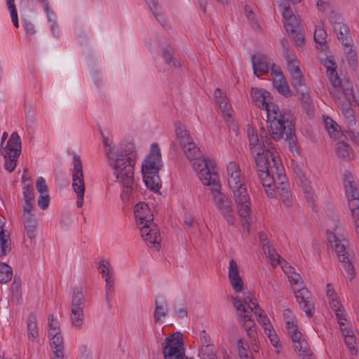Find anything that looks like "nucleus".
I'll use <instances>...</instances> for the list:
<instances>
[{"label": "nucleus", "mask_w": 359, "mask_h": 359, "mask_svg": "<svg viewBox=\"0 0 359 359\" xmlns=\"http://www.w3.org/2000/svg\"><path fill=\"white\" fill-rule=\"evenodd\" d=\"M267 128L274 141L281 139L288 142L291 151L297 149V139L295 135L293 115L290 110H280L279 107L273 103L266 110Z\"/></svg>", "instance_id": "f257e3e1"}, {"label": "nucleus", "mask_w": 359, "mask_h": 359, "mask_svg": "<svg viewBox=\"0 0 359 359\" xmlns=\"http://www.w3.org/2000/svg\"><path fill=\"white\" fill-rule=\"evenodd\" d=\"M226 170L228 185L233 193L238 215L242 219L243 227L249 233L251 221L250 199L244 179L241 176L240 167L235 162H230L227 165Z\"/></svg>", "instance_id": "f03ea898"}, {"label": "nucleus", "mask_w": 359, "mask_h": 359, "mask_svg": "<svg viewBox=\"0 0 359 359\" xmlns=\"http://www.w3.org/2000/svg\"><path fill=\"white\" fill-rule=\"evenodd\" d=\"M135 149L133 144L128 143L122 147L114 162V174L123 184L121 197L128 199L134 182V166L135 164Z\"/></svg>", "instance_id": "7ed1b4c3"}, {"label": "nucleus", "mask_w": 359, "mask_h": 359, "mask_svg": "<svg viewBox=\"0 0 359 359\" xmlns=\"http://www.w3.org/2000/svg\"><path fill=\"white\" fill-rule=\"evenodd\" d=\"M162 166L160 149L157 144L153 143L149 154L142 165L143 180L147 187L153 191H158L161 187L158 172Z\"/></svg>", "instance_id": "20e7f679"}, {"label": "nucleus", "mask_w": 359, "mask_h": 359, "mask_svg": "<svg viewBox=\"0 0 359 359\" xmlns=\"http://www.w3.org/2000/svg\"><path fill=\"white\" fill-rule=\"evenodd\" d=\"M341 231L340 227H336L334 233L327 231V240L331 246L334 249L338 259L342 264L343 269L347 273L348 278L352 280L355 276V268L353 265L354 256L348 251L346 244L348 243L345 238L341 239L339 233Z\"/></svg>", "instance_id": "39448f33"}, {"label": "nucleus", "mask_w": 359, "mask_h": 359, "mask_svg": "<svg viewBox=\"0 0 359 359\" xmlns=\"http://www.w3.org/2000/svg\"><path fill=\"white\" fill-rule=\"evenodd\" d=\"M330 22L338 40L347 48L346 53L351 54L352 53L353 40L350 35L348 27L344 23L341 16L334 12L330 14Z\"/></svg>", "instance_id": "423d86ee"}, {"label": "nucleus", "mask_w": 359, "mask_h": 359, "mask_svg": "<svg viewBox=\"0 0 359 359\" xmlns=\"http://www.w3.org/2000/svg\"><path fill=\"white\" fill-rule=\"evenodd\" d=\"M183 339L180 332H176L166 337L163 343L164 359H184V351L181 348Z\"/></svg>", "instance_id": "0eeeda50"}, {"label": "nucleus", "mask_w": 359, "mask_h": 359, "mask_svg": "<svg viewBox=\"0 0 359 359\" xmlns=\"http://www.w3.org/2000/svg\"><path fill=\"white\" fill-rule=\"evenodd\" d=\"M73 159L72 188L74 191L77 194L76 205L81 208L83 203L85 191L82 163L80 157L77 155H75Z\"/></svg>", "instance_id": "6e6552de"}, {"label": "nucleus", "mask_w": 359, "mask_h": 359, "mask_svg": "<svg viewBox=\"0 0 359 359\" xmlns=\"http://www.w3.org/2000/svg\"><path fill=\"white\" fill-rule=\"evenodd\" d=\"M192 167L198 174V177L205 185H215L218 176L216 172H211L205 159L197 158L193 159Z\"/></svg>", "instance_id": "1a4fd4ad"}, {"label": "nucleus", "mask_w": 359, "mask_h": 359, "mask_svg": "<svg viewBox=\"0 0 359 359\" xmlns=\"http://www.w3.org/2000/svg\"><path fill=\"white\" fill-rule=\"evenodd\" d=\"M140 232L142 237L151 248L158 251L160 249L161 236L156 226H152L151 224L149 225H143L140 227Z\"/></svg>", "instance_id": "9d476101"}, {"label": "nucleus", "mask_w": 359, "mask_h": 359, "mask_svg": "<svg viewBox=\"0 0 359 359\" xmlns=\"http://www.w3.org/2000/svg\"><path fill=\"white\" fill-rule=\"evenodd\" d=\"M228 277L233 290L236 292H242L243 290L244 283L241 276L239 275L238 265L233 259L229 261Z\"/></svg>", "instance_id": "9b49d317"}, {"label": "nucleus", "mask_w": 359, "mask_h": 359, "mask_svg": "<svg viewBox=\"0 0 359 359\" xmlns=\"http://www.w3.org/2000/svg\"><path fill=\"white\" fill-rule=\"evenodd\" d=\"M252 65L254 74L259 77L262 74L269 72L270 66L269 58L262 53H257L252 55Z\"/></svg>", "instance_id": "f8f14e48"}, {"label": "nucleus", "mask_w": 359, "mask_h": 359, "mask_svg": "<svg viewBox=\"0 0 359 359\" xmlns=\"http://www.w3.org/2000/svg\"><path fill=\"white\" fill-rule=\"evenodd\" d=\"M252 102L260 109L266 110L273 104L271 94L263 89L252 88L251 90Z\"/></svg>", "instance_id": "ddd939ff"}, {"label": "nucleus", "mask_w": 359, "mask_h": 359, "mask_svg": "<svg viewBox=\"0 0 359 359\" xmlns=\"http://www.w3.org/2000/svg\"><path fill=\"white\" fill-rule=\"evenodd\" d=\"M308 294V290L306 287H302L295 292V297L301 309L306 316L311 317L313 315L315 309L313 303L309 299Z\"/></svg>", "instance_id": "4468645a"}, {"label": "nucleus", "mask_w": 359, "mask_h": 359, "mask_svg": "<svg viewBox=\"0 0 359 359\" xmlns=\"http://www.w3.org/2000/svg\"><path fill=\"white\" fill-rule=\"evenodd\" d=\"M135 217L139 222L140 225H149L151 224L154 226L152 215H150V209L145 203H139L135 206Z\"/></svg>", "instance_id": "2eb2a0df"}, {"label": "nucleus", "mask_w": 359, "mask_h": 359, "mask_svg": "<svg viewBox=\"0 0 359 359\" xmlns=\"http://www.w3.org/2000/svg\"><path fill=\"white\" fill-rule=\"evenodd\" d=\"M282 15L285 20V28L288 33H294L295 31L303 29L300 25L299 18L296 15H293L289 6L285 7Z\"/></svg>", "instance_id": "dca6fc26"}, {"label": "nucleus", "mask_w": 359, "mask_h": 359, "mask_svg": "<svg viewBox=\"0 0 359 359\" xmlns=\"http://www.w3.org/2000/svg\"><path fill=\"white\" fill-rule=\"evenodd\" d=\"M344 187L348 199V207L350 203L353 201H359V193L357 189L356 185L353 180V176L351 172L346 170L344 174Z\"/></svg>", "instance_id": "f3484780"}, {"label": "nucleus", "mask_w": 359, "mask_h": 359, "mask_svg": "<svg viewBox=\"0 0 359 359\" xmlns=\"http://www.w3.org/2000/svg\"><path fill=\"white\" fill-rule=\"evenodd\" d=\"M232 301L240 323L243 324L244 322L252 320L250 311L248 309L244 304H242V301L240 299L239 297H232Z\"/></svg>", "instance_id": "a211bd4d"}, {"label": "nucleus", "mask_w": 359, "mask_h": 359, "mask_svg": "<svg viewBox=\"0 0 359 359\" xmlns=\"http://www.w3.org/2000/svg\"><path fill=\"white\" fill-rule=\"evenodd\" d=\"M290 334L294 344V350L298 354H306V353L310 351L307 341L302 339V334L297 329L293 330Z\"/></svg>", "instance_id": "6ab92c4d"}, {"label": "nucleus", "mask_w": 359, "mask_h": 359, "mask_svg": "<svg viewBox=\"0 0 359 359\" xmlns=\"http://www.w3.org/2000/svg\"><path fill=\"white\" fill-rule=\"evenodd\" d=\"M253 156L256 164L257 172L259 170H264L269 169V158L271 156V151L269 149H259L258 151H256Z\"/></svg>", "instance_id": "aec40b11"}, {"label": "nucleus", "mask_w": 359, "mask_h": 359, "mask_svg": "<svg viewBox=\"0 0 359 359\" xmlns=\"http://www.w3.org/2000/svg\"><path fill=\"white\" fill-rule=\"evenodd\" d=\"M6 148L9 150L10 157L17 158L20 155L21 152V140L18 134L15 132L13 133L7 142Z\"/></svg>", "instance_id": "412c9836"}, {"label": "nucleus", "mask_w": 359, "mask_h": 359, "mask_svg": "<svg viewBox=\"0 0 359 359\" xmlns=\"http://www.w3.org/2000/svg\"><path fill=\"white\" fill-rule=\"evenodd\" d=\"M323 122L326 130L330 137L334 140H341L345 137L342 132L339 130L338 124L330 117L323 116Z\"/></svg>", "instance_id": "4be33fe9"}, {"label": "nucleus", "mask_w": 359, "mask_h": 359, "mask_svg": "<svg viewBox=\"0 0 359 359\" xmlns=\"http://www.w3.org/2000/svg\"><path fill=\"white\" fill-rule=\"evenodd\" d=\"M339 140L335 144V151L337 156L344 161H349L351 159V154L352 149L349 144L344 142V140Z\"/></svg>", "instance_id": "5701e85b"}, {"label": "nucleus", "mask_w": 359, "mask_h": 359, "mask_svg": "<svg viewBox=\"0 0 359 359\" xmlns=\"http://www.w3.org/2000/svg\"><path fill=\"white\" fill-rule=\"evenodd\" d=\"M85 299L81 287H74L72 291L71 309L83 310Z\"/></svg>", "instance_id": "b1692460"}, {"label": "nucleus", "mask_w": 359, "mask_h": 359, "mask_svg": "<svg viewBox=\"0 0 359 359\" xmlns=\"http://www.w3.org/2000/svg\"><path fill=\"white\" fill-rule=\"evenodd\" d=\"M342 93L346 100L353 101L356 102L355 97L353 93V89L348 81L340 84L337 87L335 96H333L335 100H339V95Z\"/></svg>", "instance_id": "393cba45"}, {"label": "nucleus", "mask_w": 359, "mask_h": 359, "mask_svg": "<svg viewBox=\"0 0 359 359\" xmlns=\"http://www.w3.org/2000/svg\"><path fill=\"white\" fill-rule=\"evenodd\" d=\"M23 224L27 236L29 239H34L36 235V222L34 215H25Z\"/></svg>", "instance_id": "a878e982"}, {"label": "nucleus", "mask_w": 359, "mask_h": 359, "mask_svg": "<svg viewBox=\"0 0 359 359\" xmlns=\"http://www.w3.org/2000/svg\"><path fill=\"white\" fill-rule=\"evenodd\" d=\"M168 313V303L166 300L162 297L160 302L156 300L155 311L154 318L155 322H158L162 317H165Z\"/></svg>", "instance_id": "bb28decb"}, {"label": "nucleus", "mask_w": 359, "mask_h": 359, "mask_svg": "<svg viewBox=\"0 0 359 359\" xmlns=\"http://www.w3.org/2000/svg\"><path fill=\"white\" fill-rule=\"evenodd\" d=\"M27 336L29 340L34 341L38 337V329L36 316L31 313L27 322Z\"/></svg>", "instance_id": "cd10ccee"}, {"label": "nucleus", "mask_w": 359, "mask_h": 359, "mask_svg": "<svg viewBox=\"0 0 359 359\" xmlns=\"http://www.w3.org/2000/svg\"><path fill=\"white\" fill-rule=\"evenodd\" d=\"M327 76L332 84V88L329 89L330 93L332 96H335L337 87L340 86L341 81L338 76L335 68H327Z\"/></svg>", "instance_id": "c85d7f7f"}, {"label": "nucleus", "mask_w": 359, "mask_h": 359, "mask_svg": "<svg viewBox=\"0 0 359 359\" xmlns=\"http://www.w3.org/2000/svg\"><path fill=\"white\" fill-rule=\"evenodd\" d=\"M220 210L221 213L226 218L227 222L230 225L235 224L236 218L233 214L232 208L230 205V202L227 201L226 203L217 207Z\"/></svg>", "instance_id": "c756f323"}, {"label": "nucleus", "mask_w": 359, "mask_h": 359, "mask_svg": "<svg viewBox=\"0 0 359 359\" xmlns=\"http://www.w3.org/2000/svg\"><path fill=\"white\" fill-rule=\"evenodd\" d=\"M257 172L259 179L264 187L270 188L273 186V184L274 183V179L273 178V174L271 172L269 169L264 170H259Z\"/></svg>", "instance_id": "7c9ffc66"}, {"label": "nucleus", "mask_w": 359, "mask_h": 359, "mask_svg": "<svg viewBox=\"0 0 359 359\" xmlns=\"http://www.w3.org/2000/svg\"><path fill=\"white\" fill-rule=\"evenodd\" d=\"M291 169L295 175V179L299 185L302 187H304L307 180L301 166L294 161H292Z\"/></svg>", "instance_id": "2f4dec72"}, {"label": "nucleus", "mask_w": 359, "mask_h": 359, "mask_svg": "<svg viewBox=\"0 0 359 359\" xmlns=\"http://www.w3.org/2000/svg\"><path fill=\"white\" fill-rule=\"evenodd\" d=\"M280 197L286 207H290L292 205L290 200L291 194L289 190V184H283L280 187H276Z\"/></svg>", "instance_id": "473e14b6"}, {"label": "nucleus", "mask_w": 359, "mask_h": 359, "mask_svg": "<svg viewBox=\"0 0 359 359\" xmlns=\"http://www.w3.org/2000/svg\"><path fill=\"white\" fill-rule=\"evenodd\" d=\"M349 209L351 212V216L355 225V233L359 238V201L353 200L350 203Z\"/></svg>", "instance_id": "72a5a7b5"}, {"label": "nucleus", "mask_w": 359, "mask_h": 359, "mask_svg": "<svg viewBox=\"0 0 359 359\" xmlns=\"http://www.w3.org/2000/svg\"><path fill=\"white\" fill-rule=\"evenodd\" d=\"M12 276L13 270L11 266L0 262V283H5L10 281Z\"/></svg>", "instance_id": "f704fd0d"}, {"label": "nucleus", "mask_w": 359, "mask_h": 359, "mask_svg": "<svg viewBox=\"0 0 359 359\" xmlns=\"http://www.w3.org/2000/svg\"><path fill=\"white\" fill-rule=\"evenodd\" d=\"M11 250L10 234L6 233L0 236V257L6 255Z\"/></svg>", "instance_id": "c9c22d12"}, {"label": "nucleus", "mask_w": 359, "mask_h": 359, "mask_svg": "<svg viewBox=\"0 0 359 359\" xmlns=\"http://www.w3.org/2000/svg\"><path fill=\"white\" fill-rule=\"evenodd\" d=\"M274 83L276 84L277 90L280 93L285 97L291 96V91L283 75H280V77L278 79H276Z\"/></svg>", "instance_id": "e433bc0d"}, {"label": "nucleus", "mask_w": 359, "mask_h": 359, "mask_svg": "<svg viewBox=\"0 0 359 359\" xmlns=\"http://www.w3.org/2000/svg\"><path fill=\"white\" fill-rule=\"evenodd\" d=\"M285 58L290 74L300 69L297 65L299 63L298 60L293 53L287 52V55H285Z\"/></svg>", "instance_id": "4c0bfd02"}, {"label": "nucleus", "mask_w": 359, "mask_h": 359, "mask_svg": "<svg viewBox=\"0 0 359 359\" xmlns=\"http://www.w3.org/2000/svg\"><path fill=\"white\" fill-rule=\"evenodd\" d=\"M212 191L214 203L217 207L221 206L223 203H226L228 200L226 196L219 191L220 185L218 184L217 180L215 182V185Z\"/></svg>", "instance_id": "58836bf2"}, {"label": "nucleus", "mask_w": 359, "mask_h": 359, "mask_svg": "<svg viewBox=\"0 0 359 359\" xmlns=\"http://www.w3.org/2000/svg\"><path fill=\"white\" fill-rule=\"evenodd\" d=\"M83 310L71 309V321L73 326L81 328L83 325Z\"/></svg>", "instance_id": "ea45409f"}, {"label": "nucleus", "mask_w": 359, "mask_h": 359, "mask_svg": "<svg viewBox=\"0 0 359 359\" xmlns=\"http://www.w3.org/2000/svg\"><path fill=\"white\" fill-rule=\"evenodd\" d=\"M183 150L190 161L201 157V151L194 142H190L188 147Z\"/></svg>", "instance_id": "a19ab883"}, {"label": "nucleus", "mask_w": 359, "mask_h": 359, "mask_svg": "<svg viewBox=\"0 0 359 359\" xmlns=\"http://www.w3.org/2000/svg\"><path fill=\"white\" fill-rule=\"evenodd\" d=\"M25 185L22 188V194L25 202L33 201L34 198V187L32 183L27 180V183L24 182Z\"/></svg>", "instance_id": "79ce46f5"}, {"label": "nucleus", "mask_w": 359, "mask_h": 359, "mask_svg": "<svg viewBox=\"0 0 359 359\" xmlns=\"http://www.w3.org/2000/svg\"><path fill=\"white\" fill-rule=\"evenodd\" d=\"M174 50L171 47H166L163 50V57L167 65L170 66H177V62L174 56Z\"/></svg>", "instance_id": "37998d69"}, {"label": "nucleus", "mask_w": 359, "mask_h": 359, "mask_svg": "<svg viewBox=\"0 0 359 359\" xmlns=\"http://www.w3.org/2000/svg\"><path fill=\"white\" fill-rule=\"evenodd\" d=\"M290 75L292 76L291 83L292 86L299 90L300 88L304 85V77L303 74L299 69Z\"/></svg>", "instance_id": "c03bdc74"}, {"label": "nucleus", "mask_w": 359, "mask_h": 359, "mask_svg": "<svg viewBox=\"0 0 359 359\" xmlns=\"http://www.w3.org/2000/svg\"><path fill=\"white\" fill-rule=\"evenodd\" d=\"M313 37L316 43L320 45L323 49V46H325L326 43V31L323 28L318 27L315 29Z\"/></svg>", "instance_id": "a18cd8bd"}, {"label": "nucleus", "mask_w": 359, "mask_h": 359, "mask_svg": "<svg viewBox=\"0 0 359 359\" xmlns=\"http://www.w3.org/2000/svg\"><path fill=\"white\" fill-rule=\"evenodd\" d=\"M272 165H271V163L269 162V168L271 172L273 175L276 174V172H283L284 168L283 165L280 163V160L278 158H276L275 156H273L271 154V156H270Z\"/></svg>", "instance_id": "49530a36"}, {"label": "nucleus", "mask_w": 359, "mask_h": 359, "mask_svg": "<svg viewBox=\"0 0 359 359\" xmlns=\"http://www.w3.org/2000/svg\"><path fill=\"white\" fill-rule=\"evenodd\" d=\"M291 37L293 38L294 41L295 46L297 47L301 48L304 44V29H299L298 31H295L294 33H289Z\"/></svg>", "instance_id": "de8ad7c7"}, {"label": "nucleus", "mask_w": 359, "mask_h": 359, "mask_svg": "<svg viewBox=\"0 0 359 359\" xmlns=\"http://www.w3.org/2000/svg\"><path fill=\"white\" fill-rule=\"evenodd\" d=\"M220 109L222 110L223 116L226 121H229L231 118L232 108L229 104L228 100L224 102H220L219 104Z\"/></svg>", "instance_id": "09e8293b"}, {"label": "nucleus", "mask_w": 359, "mask_h": 359, "mask_svg": "<svg viewBox=\"0 0 359 359\" xmlns=\"http://www.w3.org/2000/svg\"><path fill=\"white\" fill-rule=\"evenodd\" d=\"M273 178L274 179V183L272 186L273 187H280L283 184H288L287 177L283 172H276V174L273 175Z\"/></svg>", "instance_id": "8fccbe9b"}, {"label": "nucleus", "mask_w": 359, "mask_h": 359, "mask_svg": "<svg viewBox=\"0 0 359 359\" xmlns=\"http://www.w3.org/2000/svg\"><path fill=\"white\" fill-rule=\"evenodd\" d=\"M265 332L267 334L271 344L276 347L279 348L280 347V345L279 344V339L276 334V333L274 332L273 327H271L269 329L266 328Z\"/></svg>", "instance_id": "3c124183"}, {"label": "nucleus", "mask_w": 359, "mask_h": 359, "mask_svg": "<svg viewBox=\"0 0 359 359\" xmlns=\"http://www.w3.org/2000/svg\"><path fill=\"white\" fill-rule=\"evenodd\" d=\"M105 276V283H106V299L109 300V294L114 292L113 285L114 278L112 276L111 273L104 276Z\"/></svg>", "instance_id": "603ef678"}, {"label": "nucleus", "mask_w": 359, "mask_h": 359, "mask_svg": "<svg viewBox=\"0 0 359 359\" xmlns=\"http://www.w3.org/2000/svg\"><path fill=\"white\" fill-rule=\"evenodd\" d=\"M249 142L251 147V154L252 155H255L256 151L259 149H262L257 147L259 142V138L257 134H252L249 137Z\"/></svg>", "instance_id": "864d4df0"}, {"label": "nucleus", "mask_w": 359, "mask_h": 359, "mask_svg": "<svg viewBox=\"0 0 359 359\" xmlns=\"http://www.w3.org/2000/svg\"><path fill=\"white\" fill-rule=\"evenodd\" d=\"M50 346L53 349L64 348L63 339L61 334L51 337Z\"/></svg>", "instance_id": "5fc2aeb1"}, {"label": "nucleus", "mask_w": 359, "mask_h": 359, "mask_svg": "<svg viewBox=\"0 0 359 359\" xmlns=\"http://www.w3.org/2000/svg\"><path fill=\"white\" fill-rule=\"evenodd\" d=\"M36 187L37 191L41 194H48V187L45 180L42 177H39L36 180Z\"/></svg>", "instance_id": "6e6d98bb"}, {"label": "nucleus", "mask_w": 359, "mask_h": 359, "mask_svg": "<svg viewBox=\"0 0 359 359\" xmlns=\"http://www.w3.org/2000/svg\"><path fill=\"white\" fill-rule=\"evenodd\" d=\"M38 205L42 210H45L49 205V196L48 194H41L37 201Z\"/></svg>", "instance_id": "4d7b16f0"}, {"label": "nucleus", "mask_w": 359, "mask_h": 359, "mask_svg": "<svg viewBox=\"0 0 359 359\" xmlns=\"http://www.w3.org/2000/svg\"><path fill=\"white\" fill-rule=\"evenodd\" d=\"M183 225L187 229L193 227L196 223L195 219L190 214H184L182 218Z\"/></svg>", "instance_id": "13d9d810"}, {"label": "nucleus", "mask_w": 359, "mask_h": 359, "mask_svg": "<svg viewBox=\"0 0 359 359\" xmlns=\"http://www.w3.org/2000/svg\"><path fill=\"white\" fill-rule=\"evenodd\" d=\"M302 107L308 116H311L314 114V107L309 97H306V100L302 103Z\"/></svg>", "instance_id": "bf43d9fd"}, {"label": "nucleus", "mask_w": 359, "mask_h": 359, "mask_svg": "<svg viewBox=\"0 0 359 359\" xmlns=\"http://www.w3.org/2000/svg\"><path fill=\"white\" fill-rule=\"evenodd\" d=\"M248 306V305H246ZM248 310L251 312H253L257 317L261 318L262 316V313H257V309H259V306L257 303V299L253 296L252 298V301L250 304V307H247Z\"/></svg>", "instance_id": "052dcab7"}, {"label": "nucleus", "mask_w": 359, "mask_h": 359, "mask_svg": "<svg viewBox=\"0 0 359 359\" xmlns=\"http://www.w3.org/2000/svg\"><path fill=\"white\" fill-rule=\"evenodd\" d=\"M215 100L218 104H220V102H224L227 100V97L224 93L222 91L220 88H216L214 92Z\"/></svg>", "instance_id": "680f3d73"}, {"label": "nucleus", "mask_w": 359, "mask_h": 359, "mask_svg": "<svg viewBox=\"0 0 359 359\" xmlns=\"http://www.w3.org/2000/svg\"><path fill=\"white\" fill-rule=\"evenodd\" d=\"M102 136L103 137V144L105 149V154L108 158H109L110 154L112 153V142L107 137H105L102 133Z\"/></svg>", "instance_id": "e2e57ef3"}, {"label": "nucleus", "mask_w": 359, "mask_h": 359, "mask_svg": "<svg viewBox=\"0 0 359 359\" xmlns=\"http://www.w3.org/2000/svg\"><path fill=\"white\" fill-rule=\"evenodd\" d=\"M175 135L177 138L179 140L184 137V136L188 135L189 133L180 123H178L175 124Z\"/></svg>", "instance_id": "0e129e2a"}, {"label": "nucleus", "mask_w": 359, "mask_h": 359, "mask_svg": "<svg viewBox=\"0 0 359 359\" xmlns=\"http://www.w3.org/2000/svg\"><path fill=\"white\" fill-rule=\"evenodd\" d=\"M110 266V264L108 261L107 260H101L100 262H99V268H102V269L100 271V273L103 276H106V275H108L109 273H111L109 272V267Z\"/></svg>", "instance_id": "69168bd1"}, {"label": "nucleus", "mask_w": 359, "mask_h": 359, "mask_svg": "<svg viewBox=\"0 0 359 359\" xmlns=\"http://www.w3.org/2000/svg\"><path fill=\"white\" fill-rule=\"evenodd\" d=\"M8 9L10 11V14H11V20L13 23V25L15 27H18L19 24H18V13H17L16 7L11 6V7H8Z\"/></svg>", "instance_id": "338daca9"}, {"label": "nucleus", "mask_w": 359, "mask_h": 359, "mask_svg": "<svg viewBox=\"0 0 359 359\" xmlns=\"http://www.w3.org/2000/svg\"><path fill=\"white\" fill-rule=\"evenodd\" d=\"M253 294L251 293L250 291H246L243 292V297H239L240 299L242 301V304H244V305H248V307H250V302L252 301V298L253 297Z\"/></svg>", "instance_id": "774afa93"}]
</instances>
